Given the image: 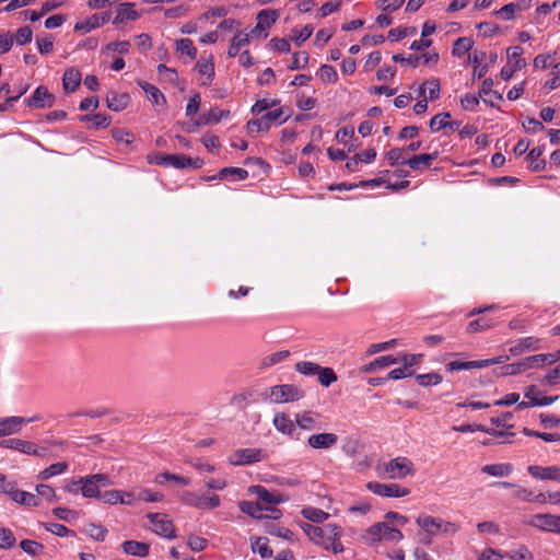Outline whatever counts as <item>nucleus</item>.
Here are the masks:
<instances>
[{
    "mask_svg": "<svg viewBox=\"0 0 560 560\" xmlns=\"http://www.w3.org/2000/svg\"><path fill=\"white\" fill-rule=\"evenodd\" d=\"M149 520V528L159 536L164 538H174L175 527L172 521L163 513H149L147 515Z\"/></svg>",
    "mask_w": 560,
    "mask_h": 560,
    "instance_id": "9",
    "label": "nucleus"
},
{
    "mask_svg": "<svg viewBox=\"0 0 560 560\" xmlns=\"http://www.w3.org/2000/svg\"><path fill=\"white\" fill-rule=\"evenodd\" d=\"M417 383L420 386L438 385L443 381V377L435 372L419 374L416 376Z\"/></svg>",
    "mask_w": 560,
    "mask_h": 560,
    "instance_id": "58",
    "label": "nucleus"
},
{
    "mask_svg": "<svg viewBox=\"0 0 560 560\" xmlns=\"http://www.w3.org/2000/svg\"><path fill=\"white\" fill-rule=\"evenodd\" d=\"M436 158V152L415 155L409 158V160L407 161V165L416 171L424 170L429 167L432 164V161H434Z\"/></svg>",
    "mask_w": 560,
    "mask_h": 560,
    "instance_id": "33",
    "label": "nucleus"
},
{
    "mask_svg": "<svg viewBox=\"0 0 560 560\" xmlns=\"http://www.w3.org/2000/svg\"><path fill=\"white\" fill-rule=\"evenodd\" d=\"M303 397L304 392L293 384L275 385L262 394V399L272 404L294 402Z\"/></svg>",
    "mask_w": 560,
    "mask_h": 560,
    "instance_id": "2",
    "label": "nucleus"
},
{
    "mask_svg": "<svg viewBox=\"0 0 560 560\" xmlns=\"http://www.w3.org/2000/svg\"><path fill=\"white\" fill-rule=\"evenodd\" d=\"M266 454L259 448L236 450L230 457L233 465H249L265 459Z\"/></svg>",
    "mask_w": 560,
    "mask_h": 560,
    "instance_id": "13",
    "label": "nucleus"
},
{
    "mask_svg": "<svg viewBox=\"0 0 560 560\" xmlns=\"http://www.w3.org/2000/svg\"><path fill=\"white\" fill-rule=\"evenodd\" d=\"M68 470V464L66 462L55 463L42 470L37 475L38 480H48L54 476L62 475Z\"/></svg>",
    "mask_w": 560,
    "mask_h": 560,
    "instance_id": "39",
    "label": "nucleus"
},
{
    "mask_svg": "<svg viewBox=\"0 0 560 560\" xmlns=\"http://www.w3.org/2000/svg\"><path fill=\"white\" fill-rule=\"evenodd\" d=\"M238 508L243 513H246L249 516L258 518V520H261V518L277 520L281 516V512L278 509H271L269 515H264L261 513L262 508L259 502L241 501V502H238Z\"/></svg>",
    "mask_w": 560,
    "mask_h": 560,
    "instance_id": "17",
    "label": "nucleus"
},
{
    "mask_svg": "<svg viewBox=\"0 0 560 560\" xmlns=\"http://www.w3.org/2000/svg\"><path fill=\"white\" fill-rule=\"evenodd\" d=\"M252 550L258 552L262 558L272 557V549L268 545V539L265 537H256L250 539Z\"/></svg>",
    "mask_w": 560,
    "mask_h": 560,
    "instance_id": "42",
    "label": "nucleus"
},
{
    "mask_svg": "<svg viewBox=\"0 0 560 560\" xmlns=\"http://www.w3.org/2000/svg\"><path fill=\"white\" fill-rule=\"evenodd\" d=\"M301 528L310 538V540L313 541L315 545H319V542H323V535L327 536V534L329 535L332 532L331 529H329V527H327V525L320 527L310 523H303L301 525Z\"/></svg>",
    "mask_w": 560,
    "mask_h": 560,
    "instance_id": "30",
    "label": "nucleus"
},
{
    "mask_svg": "<svg viewBox=\"0 0 560 560\" xmlns=\"http://www.w3.org/2000/svg\"><path fill=\"white\" fill-rule=\"evenodd\" d=\"M175 50L179 56H186L188 59L195 60L197 57V48L190 38H179L175 42Z\"/></svg>",
    "mask_w": 560,
    "mask_h": 560,
    "instance_id": "35",
    "label": "nucleus"
},
{
    "mask_svg": "<svg viewBox=\"0 0 560 560\" xmlns=\"http://www.w3.org/2000/svg\"><path fill=\"white\" fill-rule=\"evenodd\" d=\"M338 443L335 433H316L307 439V445L314 450H329Z\"/></svg>",
    "mask_w": 560,
    "mask_h": 560,
    "instance_id": "19",
    "label": "nucleus"
},
{
    "mask_svg": "<svg viewBox=\"0 0 560 560\" xmlns=\"http://www.w3.org/2000/svg\"><path fill=\"white\" fill-rule=\"evenodd\" d=\"M296 425L306 431H312L320 428L319 416L312 411H304L295 415Z\"/></svg>",
    "mask_w": 560,
    "mask_h": 560,
    "instance_id": "23",
    "label": "nucleus"
},
{
    "mask_svg": "<svg viewBox=\"0 0 560 560\" xmlns=\"http://www.w3.org/2000/svg\"><path fill=\"white\" fill-rule=\"evenodd\" d=\"M139 18L140 13L135 9V4L130 2H124L117 7L113 24L120 25L126 21H136Z\"/></svg>",
    "mask_w": 560,
    "mask_h": 560,
    "instance_id": "21",
    "label": "nucleus"
},
{
    "mask_svg": "<svg viewBox=\"0 0 560 560\" xmlns=\"http://www.w3.org/2000/svg\"><path fill=\"white\" fill-rule=\"evenodd\" d=\"M314 27L312 25H305L301 30H292V39L298 46L307 40L313 34Z\"/></svg>",
    "mask_w": 560,
    "mask_h": 560,
    "instance_id": "59",
    "label": "nucleus"
},
{
    "mask_svg": "<svg viewBox=\"0 0 560 560\" xmlns=\"http://www.w3.org/2000/svg\"><path fill=\"white\" fill-rule=\"evenodd\" d=\"M0 446L31 455L36 454V443L22 439H8L0 443Z\"/></svg>",
    "mask_w": 560,
    "mask_h": 560,
    "instance_id": "22",
    "label": "nucleus"
},
{
    "mask_svg": "<svg viewBox=\"0 0 560 560\" xmlns=\"http://www.w3.org/2000/svg\"><path fill=\"white\" fill-rule=\"evenodd\" d=\"M472 40L468 37H460L456 39L453 46V54L457 57L464 56L472 48Z\"/></svg>",
    "mask_w": 560,
    "mask_h": 560,
    "instance_id": "57",
    "label": "nucleus"
},
{
    "mask_svg": "<svg viewBox=\"0 0 560 560\" xmlns=\"http://www.w3.org/2000/svg\"><path fill=\"white\" fill-rule=\"evenodd\" d=\"M527 471L534 479L541 481H555L560 483V466L558 465H530L527 467Z\"/></svg>",
    "mask_w": 560,
    "mask_h": 560,
    "instance_id": "14",
    "label": "nucleus"
},
{
    "mask_svg": "<svg viewBox=\"0 0 560 560\" xmlns=\"http://www.w3.org/2000/svg\"><path fill=\"white\" fill-rule=\"evenodd\" d=\"M0 492L8 494L12 501L21 505L33 508L40 504V499H38L36 494L19 490L16 483L13 481L3 483V486L0 487Z\"/></svg>",
    "mask_w": 560,
    "mask_h": 560,
    "instance_id": "6",
    "label": "nucleus"
},
{
    "mask_svg": "<svg viewBox=\"0 0 560 560\" xmlns=\"http://www.w3.org/2000/svg\"><path fill=\"white\" fill-rule=\"evenodd\" d=\"M506 357H498L493 359L487 360H476V361H452L448 362L445 368L447 371H462V370H472V369H483L493 364H499L506 360Z\"/></svg>",
    "mask_w": 560,
    "mask_h": 560,
    "instance_id": "12",
    "label": "nucleus"
},
{
    "mask_svg": "<svg viewBox=\"0 0 560 560\" xmlns=\"http://www.w3.org/2000/svg\"><path fill=\"white\" fill-rule=\"evenodd\" d=\"M141 88L143 89L148 100L151 103H153L155 105H161V104L165 103L164 95L161 93V91L156 86L149 84V83H144V84H141Z\"/></svg>",
    "mask_w": 560,
    "mask_h": 560,
    "instance_id": "45",
    "label": "nucleus"
},
{
    "mask_svg": "<svg viewBox=\"0 0 560 560\" xmlns=\"http://www.w3.org/2000/svg\"><path fill=\"white\" fill-rule=\"evenodd\" d=\"M525 398L529 400V404L536 406H549L558 399V396L546 397L541 395V392L537 386L530 385L525 389Z\"/></svg>",
    "mask_w": 560,
    "mask_h": 560,
    "instance_id": "26",
    "label": "nucleus"
},
{
    "mask_svg": "<svg viewBox=\"0 0 560 560\" xmlns=\"http://www.w3.org/2000/svg\"><path fill=\"white\" fill-rule=\"evenodd\" d=\"M54 102L55 96L43 85L38 86L27 100V104L36 108L51 107Z\"/></svg>",
    "mask_w": 560,
    "mask_h": 560,
    "instance_id": "20",
    "label": "nucleus"
},
{
    "mask_svg": "<svg viewBox=\"0 0 560 560\" xmlns=\"http://www.w3.org/2000/svg\"><path fill=\"white\" fill-rule=\"evenodd\" d=\"M81 493L84 498H98L102 497L97 483L89 475L82 477Z\"/></svg>",
    "mask_w": 560,
    "mask_h": 560,
    "instance_id": "41",
    "label": "nucleus"
},
{
    "mask_svg": "<svg viewBox=\"0 0 560 560\" xmlns=\"http://www.w3.org/2000/svg\"><path fill=\"white\" fill-rule=\"evenodd\" d=\"M44 527L47 532L59 536V537H67V536H74V532L69 529L62 524L59 523H45Z\"/></svg>",
    "mask_w": 560,
    "mask_h": 560,
    "instance_id": "56",
    "label": "nucleus"
},
{
    "mask_svg": "<svg viewBox=\"0 0 560 560\" xmlns=\"http://www.w3.org/2000/svg\"><path fill=\"white\" fill-rule=\"evenodd\" d=\"M539 341L536 337L521 338L510 348V352L513 355H520L525 351H536L540 348Z\"/></svg>",
    "mask_w": 560,
    "mask_h": 560,
    "instance_id": "28",
    "label": "nucleus"
},
{
    "mask_svg": "<svg viewBox=\"0 0 560 560\" xmlns=\"http://www.w3.org/2000/svg\"><path fill=\"white\" fill-rule=\"evenodd\" d=\"M110 19V14L108 12H104L101 14H93L88 18L85 21L78 22L74 25L75 32H81L83 34L90 33L91 31L98 28L106 24Z\"/></svg>",
    "mask_w": 560,
    "mask_h": 560,
    "instance_id": "18",
    "label": "nucleus"
},
{
    "mask_svg": "<svg viewBox=\"0 0 560 560\" xmlns=\"http://www.w3.org/2000/svg\"><path fill=\"white\" fill-rule=\"evenodd\" d=\"M164 481H175L182 486H189L191 480L187 477H183L179 475L171 474V472H162L156 475L155 482L159 485H163Z\"/></svg>",
    "mask_w": 560,
    "mask_h": 560,
    "instance_id": "50",
    "label": "nucleus"
},
{
    "mask_svg": "<svg viewBox=\"0 0 560 560\" xmlns=\"http://www.w3.org/2000/svg\"><path fill=\"white\" fill-rule=\"evenodd\" d=\"M121 547L126 553L138 557H147L150 550L148 544L136 540H127L122 542Z\"/></svg>",
    "mask_w": 560,
    "mask_h": 560,
    "instance_id": "37",
    "label": "nucleus"
},
{
    "mask_svg": "<svg viewBox=\"0 0 560 560\" xmlns=\"http://www.w3.org/2000/svg\"><path fill=\"white\" fill-rule=\"evenodd\" d=\"M38 420H40L39 416H34L31 418L19 416L0 418V438L16 434L22 430L24 424Z\"/></svg>",
    "mask_w": 560,
    "mask_h": 560,
    "instance_id": "10",
    "label": "nucleus"
},
{
    "mask_svg": "<svg viewBox=\"0 0 560 560\" xmlns=\"http://www.w3.org/2000/svg\"><path fill=\"white\" fill-rule=\"evenodd\" d=\"M318 77L325 83H336L338 80V74L335 68L328 65H323L319 68Z\"/></svg>",
    "mask_w": 560,
    "mask_h": 560,
    "instance_id": "61",
    "label": "nucleus"
},
{
    "mask_svg": "<svg viewBox=\"0 0 560 560\" xmlns=\"http://www.w3.org/2000/svg\"><path fill=\"white\" fill-rule=\"evenodd\" d=\"M542 153L544 149L541 147H536L529 151L527 159L530 161L533 171H542L545 168L546 162L540 159Z\"/></svg>",
    "mask_w": 560,
    "mask_h": 560,
    "instance_id": "46",
    "label": "nucleus"
},
{
    "mask_svg": "<svg viewBox=\"0 0 560 560\" xmlns=\"http://www.w3.org/2000/svg\"><path fill=\"white\" fill-rule=\"evenodd\" d=\"M249 34L244 31H237V33L231 39V44L228 50V56L231 58L236 57L243 47H246L250 43Z\"/></svg>",
    "mask_w": 560,
    "mask_h": 560,
    "instance_id": "31",
    "label": "nucleus"
},
{
    "mask_svg": "<svg viewBox=\"0 0 560 560\" xmlns=\"http://www.w3.org/2000/svg\"><path fill=\"white\" fill-rule=\"evenodd\" d=\"M402 538V533L399 529L390 527L385 522L372 525L364 535V539L371 545L382 540L398 542Z\"/></svg>",
    "mask_w": 560,
    "mask_h": 560,
    "instance_id": "4",
    "label": "nucleus"
},
{
    "mask_svg": "<svg viewBox=\"0 0 560 560\" xmlns=\"http://www.w3.org/2000/svg\"><path fill=\"white\" fill-rule=\"evenodd\" d=\"M327 527L331 529L332 532L327 535H323V542H319L318 546L324 548L325 550L332 551L334 553H340L343 551V546L340 541V538L342 536V528L335 524H327Z\"/></svg>",
    "mask_w": 560,
    "mask_h": 560,
    "instance_id": "15",
    "label": "nucleus"
},
{
    "mask_svg": "<svg viewBox=\"0 0 560 560\" xmlns=\"http://www.w3.org/2000/svg\"><path fill=\"white\" fill-rule=\"evenodd\" d=\"M35 490H36V493H37L36 495L38 499L43 498L48 502L58 501V497L56 494L55 489L49 485L39 483L35 487Z\"/></svg>",
    "mask_w": 560,
    "mask_h": 560,
    "instance_id": "53",
    "label": "nucleus"
},
{
    "mask_svg": "<svg viewBox=\"0 0 560 560\" xmlns=\"http://www.w3.org/2000/svg\"><path fill=\"white\" fill-rule=\"evenodd\" d=\"M451 125V115L448 113L438 114L430 120V129L432 131H439L442 128H447Z\"/></svg>",
    "mask_w": 560,
    "mask_h": 560,
    "instance_id": "54",
    "label": "nucleus"
},
{
    "mask_svg": "<svg viewBox=\"0 0 560 560\" xmlns=\"http://www.w3.org/2000/svg\"><path fill=\"white\" fill-rule=\"evenodd\" d=\"M264 117L266 118V120L268 121V124H277V125H282L283 122H285L288 120V116H284V112L281 107L279 108H275V109H269L265 115Z\"/></svg>",
    "mask_w": 560,
    "mask_h": 560,
    "instance_id": "62",
    "label": "nucleus"
},
{
    "mask_svg": "<svg viewBox=\"0 0 560 560\" xmlns=\"http://www.w3.org/2000/svg\"><path fill=\"white\" fill-rule=\"evenodd\" d=\"M385 159L388 161V164L390 166L407 165V161L409 160V158H407L406 155L405 150L399 148L389 150L385 154Z\"/></svg>",
    "mask_w": 560,
    "mask_h": 560,
    "instance_id": "43",
    "label": "nucleus"
},
{
    "mask_svg": "<svg viewBox=\"0 0 560 560\" xmlns=\"http://www.w3.org/2000/svg\"><path fill=\"white\" fill-rule=\"evenodd\" d=\"M416 523L430 538L439 535L440 533L452 535L457 533L459 529L458 525L455 523L446 522L440 517L429 515H419Z\"/></svg>",
    "mask_w": 560,
    "mask_h": 560,
    "instance_id": "3",
    "label": "nucleus"
},
{
    "mask_svg": "<svg viewBox=\"0 0 560 560\" xmlns=\"http://www.w3.org/2000/svg\"><path fill=\"white\" fill-rule=\"evenodd\" d=\"M52 514L65 522L71 523L74 522L78 518V512L67 509V508H55L52 509Z\"/></svg>",
    "mask_w": 560,
    "mask_h": 560,
    "instance_id": "63",
    "label": "nucleus"
},
{
    "mask_svg": "<svg viewBox=\"0 0 560 560\" xmlns=\"http://www.w3.org/2000/svg\"><path fill=\"white\" fill-rule=\"evenodd\" d=\"M301 528L310 538V540L313 541L315 545H319V542H323V535L327 536V534L329 535L332 532L331 529H329V527H327V525L320 527L310 523H303L301 525Z\"/></svg>",
    "mask_w": 560,
    "mask_h": 560,
    "instance_id": "29",
    "label": "nucleus"
},
{
    "mask_svg": "<svg viewBox=\"0 0 560 560\" xmlns=\"http://www.w3.org/2000/svg\"><path fill=\"white\" fill-rule=\"evenodd\" d=\"M399 362V359L394 357L393 354L382 355L376 358L374 361L370 362L369 364L362 365L360 368V371L362 373H373L376 370L385 369L389 365L397 364Z\"/></svg>",
    "mask_w": 560,
    "mask_h": 560,
    "instance_id": "27",
    "label": "nucleus"
},
{
    "mask_svg": "<svg viewBox=\"0 0 560 560\" xmlns=\"http://www.w3.org/2000/svg\"><path fill=\"white\" fill-rule=\"evenodd\" d=\"M199 503V510H212L221 504V500L218 494L200 493Z\"/></svg>",
    "mask_w": 560,
    "mask_h": 560,
    "instance_id": "52",
    "label": "nucleus"
},
{
    "mask_svg": "<svg viewBox=\"0 0 560 560\" xmlns=\"http://www.w3.org/2000/svg\"><path fill=\"white\" fill-rule=\"evenodd\" d=\"M201 163L202 162L199 159L191 160L184 154H167L165 167L172 166L175 168H198L201 166Z\"/></svg>",
    "mask_w": 560,
    "mask_h": 560,
    "instance_id": "24",
    "label": "nucleus"
},
{
    "mask_svg": "<svg viewBox=\"0 0 560 560\" xmlns=\"http://www.w3.org/2000/svg\"><path fill=\"white\" fill-rule=\"evenodd\" d=\"M196 71L200 75L199 82L203 86L211 85L214 79V62L213 57L210 55L208 57H200L195 67Z\"/></svg>",
    "mask_w": 560,
    "mask_h": 560,
    "instance_id": "16",
    "label": "nucleus"
},
{
    "mask_svg": "<svg viewBox=\"0 0 560 560\" xmlns=\"http://www.w3.org/2000/svg\"><path fill=\"white\" fill-rule=\"evenodd\" d=\"M511 560H533V553L526 546H520L516 550L508 555Z\"/></svg>",
    "mask_w": 560,
    "mask_h": 560,
    "instance_id": "64",
    "label": "nucleus"
},
{
    "mask_svg": "<svg viewBox=\"0 0 560 560\" xmlns=\"http://www.w3.org/2000/svg\"><path fill=\"white\" fill-rule=\"evenodd\" d=\"M527 524L546 533L560 535V515L538 513L530 516Z\"/></svg>",
    "mask_w": 560,
    "mask_h": 560,
    "instance_id": "7",
    "label": "nucleus"
},
{
    "mask_svg": "<svg viewBox=\"0 0 560 560\" xmlns=\"http://www.w3.org/2000/svg\"><path fill=\"white\" fill-rule=\"evenodd\" d=\"M275 428L287 435H291L295 431V423L284 412L276 413L272 420Z\"/></svg>",
    "mask_w": 560,
    "mask_h": 560,
    "instance_id": "32",
    "label": "nucleus"
},
{
    "mask_svg": "<svg viewBox=\"0 0 560 560\" xmlns=\"http://www.w3.org/2000/svg\"><path fill=\"white\" fill-rule=\"evenodd\" d=\"M254 492L257 494L259 502H264L267 504H277L280 502V498L278 495L270 493L261 486H256L254 488Z\"/></svg>",
    "mask_w": 560,
    "mask_h": 560,
    "instance_id": "55",
    "label": "nucleus"
},
{
    "mask_svg": "<svg viewBox=\"0 0 560 560\" xmlns=\"http://www.w3.org/2000/svg\"><path fill=\"white\" fill-rule=\"evenodd\" d=\"M376 471L378 476L388 479H405L416 472L413 463L405 457L398 456L388 462L377 464Z\"/></svg>",
    "mask_w": 560,
    "mask_h": 560,
    "instance_id": "1",
    "label": "nucleus"
},
{
    "mask_svg": "<svg viewBox=\"0 0 560 560\" xmlns=\"http://www.w3.org/2000/svg\"><path fill=\"white\" fill-rule=\"evenodd\" d=\"M279 13L276 10H261L257 14V24L248 33L250 38H267L268 30L276 23Z\"/></svg>",
    "mask_w": 560,
    "mask_h": 560,
    "instance_id": "8",
    "label": "nucleus"
},
{
    "mask_svg": "<svg viewBox=\"0 0 560 560\" xmlns=\"http://www.w3.org/2000/svg\"><path fill=\"white\" fill-rule=\"evenodd\" d=\"M130 102V97L128 94H118L116 92H110L107 95V107L115 112L124 110Z\"/></svg>",
    "mask_w": 560,
    "mask_h": 560,
    "instance_id": "38",
    "label": "nucleus"
},
{
    "mask_svg": "<svg viewBox=\"0 0 560 560\" xmlns=\"http://www.w3.org/2000/svg\"><path fill=\"white\" fill-rule=\"evenodd\" d=\"M301 513L304 518L314 523H323L329 517L327 512L312 506L304 508Z\"/></svg>",
    "mask_w": 560,
    "mask_h": 560,
    "instance_id": "44",
    "label": "nucleus"
},
{
    "mask_svg": "<svg viewBox=\"0 0 560 560\" xmlns=\"http://www.w3.org/2000/svg\"><path fill=\"white\" fill-rule=\"evenodd\" d=\"M366 488L374 494L384 498H401L410 493L408 488H402L397 483H381L377 481H370L366 485Z\"/></svg>",
    "mask_w": 560,
    "mask_h": 560,
    "instance_id": "11",
    "label": "nucleus"
},
{
    "mask_svg": "<svg viewBox=\"0 0 560 560\" xmlns=\"http://www.w3.org/2000/svg\"><path fill=\"white\" fill-rule=\"evenodd\" d=\"M558 360V357L553 353L535 354L522 360L523 368L526 370L542 368L546 364H552Z\"/></svg>",
    "mask_w": 560,
    "mask_h": 560,
    "instance_id": "25",
    "label": "nucleus"
},
{
    "mask_svg": "<svg viewBox=\"0 0 560 560\" xmlns=\"http://www.w3.org/2000/svg\"><path fill=\"white\" fill-rule=\"evenodd\" d=\"M508 62L501 69L500 77L504 81H509L516 71L522 70L526 66V60L522 58L523 48L520 46H512L508 48Z\"/></svg>",
    "mask_w": 560,
    "mask_h": 560,
    "instance_id": "5",
    "label": "nucleus"
},
{
    "mask_svg": "<svg viewBox=\"0 0 560 560\" xmlns=\"http://www.w3.org/2000/svg\"><path fill=\"white\" fill-rule=\"evenodd\" d=\"M453 430L456 432H462V433L481 431V432L492 434V435H498V436L503 435L502 432H498L494 429H488L481 424H460V425L453 427Z\"/></svg>",
    "mask_w": 560,
    "mask_h": 560,
    "instance_id": "47",
    "label": "nucleus"
},
{
    "mask_svg": "<svg viewBox=\"0 0 560 560\" xmlns=\"http://www.w3.org/2000/svg\"><path fill=\"white\" fill-rule=\"evenodd\" d=\"M319 366L311 361H301L295 364V370L305 376H313L319 371Z\"/></svg>",
    "mask_w": 560,
    "mask_h": 560,
    "instance_id": "60",
    "label": "nucleus"
},
{
    "mask_svg": "<svg viewBox=\"0 0 560 560\" xmlns=\"http://www.w3.org/2000/svg\"><path fill=\"white\" fill-rule=\"evenodd\" d=\"M316 375L319 384L324 387H328L337 381V375L331 368L319 366V371Z\"/></svg>",
    "mask_w": 560,
    "mask_h": 560,
    "instance_id": "49",
    "label": "nucleus"
},
{
    "mask_svg": "<svg viewBox=\"0 0 560 560\" xmlns=\"http://www.w3.org/2000/svg\"><path fill=\"white\" fill-rule=\"evenodd\" d=\"M420 94L427 100H436L440 97V82L436 79L428 80L420 86Z\"/></svg>",
    "mask_w": 560,
    "mask_h": 560,
    "instance_id": "40",
    "label": "nucleus"
},
{
    "mask_svg": "<svg viewBox=\"0 0 560 560\" xmlns=\"http://www.w3.org/2000/svg\"><path fill=\"white\" fill-rule=\"evenodd\" d=\"M246 129L249 135H254L257 132H267L270 129V124H268L266 118L262 116L257 119H250L246 124Z\"/></svg>",
    "mask_w": 560,
    "mask_h": 560,
    "instance_id": "48",
    "label": "nucleus"
},
{
    "mask_svg": "<svg viewBox=\"0 0 560 560\" xmlns=\"http://www.w3.org/2000/svg\"><path fill=\"white\" fill-rule=\"evenodd\" d=\"M84 533L96 541H103L106 538L107 529L102 525L91 523L84 527Z\"/></svg>",
    "mask_w": 560,
    "mask_h": 560,
    "instance_id": "51",
    "label": "nucleus"
},
{
    "mask_svg": "<svg viewBox=\"0 0 560 560\" xmlns=\"http://www.w3.org/2000/svg\"><path fill=\"white\" fill-rule=\"evenodd\" d=\"M81 82V73L74 68L68 69L62 78V88L65 92L71 93L77 90Z\"/></svg>",
    "mask_w": 560,
    "mask_h": 560,
    "instance_id": "34",
    "label": "nucleus"
},
{
    "mask_svg": "<svg viewBox=\"0 0 560 560\" xmlns=\"http://www.w3.org/2000/svg\"><path fill=\"white\" fill-rule=\"evenodd\" d=\"M481 471L492 477H509L513 472V466L508 463L490 464L485 465Z\"/></svg>",
    "mask_w": 560,
    "mask_h": 560,
    "instance_id": "36",
    "label": "nucleus"
}]
</instances>
